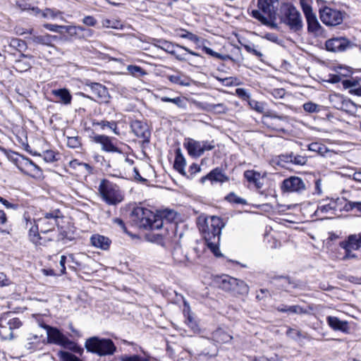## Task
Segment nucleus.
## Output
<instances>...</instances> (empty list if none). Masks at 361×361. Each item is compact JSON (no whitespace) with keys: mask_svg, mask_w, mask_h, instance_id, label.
<instances>
[{"mask_svg":"<svg viewBox=\"0 0 361 361\" xmlns=\"http://www.w3.org/2000/svg\"><path fill=\"white\" fill-rule=\"evenodd\" d=\"M79 39H86L87 38L92 37L94 34V31L92 29L85 28L82 26H80V31Z\"/></svg>","mask_w":361,"mask_h":361,"instance_id":"obj_55","label":"nucleus"},{"mask_svg":"<svg viewBox=\"0 0 361 361\" xmlns=\"http://www.w3.org/2000/svg\"><path fill=\"white\" fill-rule=\"evenodd\" d=\"M200 144H201V147L202 148V154L205 151H209V150L213 149L215 147L214 142L213 140L212 141H202V142H200Z\"/></svg>","mask_w":361,"mask_h":361,"instance_id":"obj_61","label":"nucleus"},{"mask_svg":"<svg viewBox=\"0 0 361 361\" xmlns=\"http://www.w3.org/2000/svg\"><path fill=\"white\" fill-rule=\"evenodd\" d=\"M13 154L18 157L13 159L16 163L18 169L21 172L32 178L40 177L42 171L31 159L23 156H20L16 153H13Z\"/></svg>","mask_w":361,"mask_h":361,"instance_id":"obj_9","label":"nucleus"},{"mask_svg":"<svg viewBox=\"0 0 361 361\" xmlns=\"http://www.w3.org/2000/svg\"><path fill=\"white\" fill-rule=\"evenodd\" d=\"M226 200L235 204H245L246 200L238 197L234 192H231L226 197Z\"/></svg>","mask_w":361,"mask_h":361,"instance_id":"obj_49","label":"nucleus"},{"mask_svg":"<svg viewBox=\"0 0 361 361\" xmlns=\"http://www.w3.org/2000/svg\"><path fill=\"white\" fill-rule=\"evenodd\" d=\"M344 209L347 212L355 209L357 212H361V202L348 201Z\"/></svg>","mask_w":361,"mask_h":361,"instance_id":"obj_47","label":"nucleus"},{"mask_svg":"<svg viewBox=\"0 0 361 361\" xmlns=\"http://www.w3.org/2000/svg\"><path fill=\"white\" fill-rule=\"evenodd\" d=\"M293 157V152L281 154L279 156V160L277 161V164L281 165L282 166H284V164L291 163Z\"/></svg>","mask_w":361,"mask_h":361,"instance_id":"obj_52","label":"nucleus"},{"mask_svg":"<svg viewBox=\"0 0 361 361\" xmlns=\"http://www.w3.org/2000/svg\"><path fill=\"white\" fill-rule=\"evenodd\" d=\"M130 219L135 226L151 231L161 229L164 224V220L161 215L156 214L143 207L135 208L131 212Z\"/></svg>","mask_w":361,"mask_h":361,"instance_id":"obj_2","label":"nucleus"},{"mask_svg":"<svg viewBox=\"0 0 361 361\" xmlns=\"http://www.w3.org/2000/svg\"><path fill=\"white\" fill-rule=\"evenodd\" d=\"M244 176L249 183L255 184L257 188H261L262 183L260 182V174L254 171H246L244 173Z\"/></svg>","mask_w":361,"mask_h":361,"instance_id":"obj_36","label":"nucleus"},{"mask_svg":"<svg viewBox=\"0 0 361 361\" xmlns=\"http://www.w3.org/2000/svg\"><path fill=\"white\" fill-rule=\"evenodd\" d=\"M161 101L163 102H171L176 105L178 107L181 109H185L186 106V104L183 98L180 97H177L175 98H170L168 97H161L160 98Z\"/></svg>","mask_w":361,"mask_h":361,"instance_id":"obj_40","label":"nucleus"},{"mask_svg":"<svg viewBox=\"0 0 361 361\" xmlns=\"http://www.w3.org/2000/svg\"><path fill=\"white\" fill-rule=\"evenodd\" d=\"M90 243L92 246L97 248L106 250L110 246L111 240L106 236L99 234H94L91 236Z\"/></svg>","mask_w":361,"mask_h":361,"instance_id":"obj_20","label":"nucleus"},{"mask_svg":"<svg viewBox=\"0 0 361 361\" xmlns=\"http://www.w3.org/2000/svg\"><path fill=\"white\" fill-rule=\"evenodd\" d=\"M179 36L182 38L188 39L195 44H197L200 39L197 35L188 32L186 30H181Z\"/></svg>","mask_w":361,"mask_h":361,"instance_id":"obj_44","label":"nucleus"},{"mask_svg":"<svg viewBox=\"0 0 361 361\" xmlns=\"http://www.w3.org/2000/svg\"><path fill=\"white\" fill-rule=\"evenodd\" d=\"M40 233L37 227H31L29 230V239L35 246H47L50 242L55 240L53 235L45 237Z\"/></svg>","mask_w":361,"mask_h":361,"instance_id":"obj_17","label":"nucleus"},{"mask_svg":"<svg viewBox=\"0 0 361 361\" xmlns=\"http://www.w3.org/2000/svg\"><path fill=\"white\" fill-rule=\"evenodd\" d=\"M167 78L170 82L174 84H177L181 86H190V82L189 78L185 77V75L177 73L174 75H167Z\"/></svg>","mask_w":361,"mask_h":361,"instance_id":"obj_32","label":"nucleus"},{"mask_svg":"<svg viewBox=\"0 0 361 361\" xmlns=\"http://www.w3.org/2000/svg\"><path fill=\"white\" fill-rule=\"evenodd\" d=\"M52 94L59 97L64 104H69L71 102L72 96L69 91L65 88L54 90H52Z\"/></svg>","mask_w":361,"mask_h":361,"instance_id":"obj_34","label":"nucleus"},{"mask_svg":"<svg viewBox=\"0 0 361 361\" xmlns=\"http://www.w3.org/2000/svg\"><path fill=\"white\" fill-rule=\"evenodd\" d=\"M85 345L88 352L99 356L111 355L116 350L114 342L109 338L92 337L86 341Z\"/></svg>","mask_w":361,"mask_h":361,"instance_id":"obj_3","label":"nucleus"},{"mask_svg":"<svg viewBox=\"0 0 361 361\" xmlns=\"http://www.w3.org/2000/svg\"><path fill=\"white\" fill-rule=\"evenodd\" d=\"M276 310L280 312H285L288 314H305L308 313L306 309L300 305H281L276 307Z\"/></svg>","mask_w":361,"mask_h":361,"instance_id":"obj_25","label":"nucleus"},{"mask_svg":"<svg viewBox=\"0 0 361 361\" xmlns=\"http://www.w3.org/2000/svg\"><path fill=\"white\" fill-rule=\"evenodd\" d=\"M43 344H44V342L42 341V336L30 334L26 338L25 347L30 350L34 351L41 349Z\"/></svg>","mask_w":361,"mask_h":361,"instance_id":"obj_22","label":"nucleus"},{"mask_svg":"<svg viewBox=\"0 0 361 361\" xmlns=\"http://www.w3.org/2000/svg\"><path fill=\"white\" fill-rule=\"evenodd\" d=\"M322 22L327 26H336L342 23L344 13L341 11L325 6L319 9Z\"/></svg>","mask_w":361,"mask_h":361,"instance_id":"obj_10","label":"nucleus"},{"mask_svg":"<svg viewBox=\"0 0 361 361\" xmlns=\"http://www.w3.org/2000/svg\"><path fill=\"white\" fill-rule=\"evenodd\" d=\"M86 87L92 96H85V97L99 103H108L109 102L110 95L104 85L98 82H90L86 84Z\"/></svg>","mask_w":361,"mask_h":361,"instance_id":"obj_13","label":"nucleus"},{"mask_svg":"<svg viewBox=\"0 0 361 361\" xmlns=\"http://www.w3.org/2000/svg\"><path fill=\"white\" fill-rule=\"evenodd\" d=\"M335 211L336 210V204H322L319 205L317 207V209L316 211V214L318 212H321L322 214H327L330 211Z\"/></svg>","mask_w":361,"mask_h":361,"instance_id":"obj_48","label":"nucleus"},{"mask_svg":"<svg viewBox=\"0 0 361 361\" xmlns=\"http://www.w3.org/2000/svg\"><path fill=\"white\" fill-rule=\"evenodd\" d=\"M272 285L279 289L287 290L291 285V281L287 276H272Z\"/></svg>","mask_w":361,"mask_h":361,"instance_id":"obj_28","label":"nucleus"},{"mask_svg":"<svg viewBox=\"0 0 361 361\" xmlns=\"http://www.w3.org/2000/svg\"><path fill=\"white\" fill-rule=\"evenodd\" d=\"M186 165L185 159L181 153L180 148L176 150V157L174 160L173 167L180 174L185 176V166Z\"/></svg>","mask_w":361,"mask_h":361,"instance_id":"obj_27","label":"nucleus"},{"mask_svg":"<svg viewBox=\"0 0 361 361\" xmlns=\"http://www.w3.org/2000/svg\"><path fill=\"white\" fill-rule=\"evenodd\" d=\"M63 218L59 209H54L43 214L42 217L34 220V225L42 234L52 233L56 226L59 225V219Z\"/></svg>","mask_w":361,"mask_h":361,"instance_id":"obj_4","label":"nucleus"},{"mask_svg":"<svg viewBox=\"0 0 361 361\" xmlns=\"http://www.w3.org/2000/svg\"><path fill=\"white\" fill-rule=\"evenodd\" d=\"M172 257L174 262L178 264L187 266L190 263L187 253L184 252L182 247L180 245H176L174 247L172 251Z\"/></svg>","mask_w":361,"mask_h":361,"instance_id":"obj_21","label":"nucleus"},{"mask_svg":"<svg viewBox=\"0 0 361 361\" xmlns=\"http://www.w3.org/2000/svg\"><path fill=\"white\" fill-rule=\"evenodd\" d=\"M157 42H158V44H156L157 47L163 49L166 52L174 56L175 58L180 61H186L185 54H178L175 49L176 47L180 48L191 55L196 56H200L199 54L189 49L186 47L181 46L179 44H173L171 42H168L166 40L159 39V40H157Z\"/></svg>","mask_w":361,"mask_h":361,"instance_id":"obj_12","label":"nucleus"},{"mask_svg":"<svg viewBox=\"0 0 361 361\" xmlns=\"http://www.w3.org/2000/svg\"><path fill=\"white\" fill-rule=\"evenodd\" d=\"M300 4L307 21V31L314 35L320 34L322 27L318 21L316 13L313 12L312 6L307 0H300Z\"/></svg>","mask_w":361,"mask_h":361,"instance_id":"obj_7","label":"nucleus"},{"mask_svg":"<svg viewBox=\"0 0 361 361\" xmlns=\"http://www.w3.org/2000/svg\"><path fill=\"white\" fill-rule=\"evenodd\" d=\"M214 339L219 343H226L231 341L232 336L222 329H218L213 333Z\"/></svg>","mask_w":361,"mask_h":361,"instance_id":"obj_35","label":"nucleus"},{"mask_svg":"<svg viewBox=\"0 0 361 361\" xmlns=\"http://www.w3.org/2000/svg\"><path fill=\"white\" fill-rule=\"evenodd\" d=\"M56 39V36L50 35L49 34H46L44 35H33L31 37V40L35 44H42L46 46H51L53 41Z\"/></svg>","mask_w":361,"mask_h":361,"instance_id":"obj_30","label":"nucleus"},{"mask_svg":"<svg viewBox=\"0 0 361 361\" xmlns=\"http://www.w3.org/2000/svg\"><path fill=\"white\" fill-rule=\"evenodd\" d=\"M340 244L345 247H348L354 250H358L361 247V233L349 235L346 240L340 242Z\"/></svg>","mask_w":361,"mask_h":361,"instance_id":"obj_23","label":"nucleus"},{"mask_svg":"<svg viewBox=\"0 0 361 361\" xmlns=\"http://www.w3.org/2000/svg\"><path fill=\"white\" fill-rule=\"evenodd\" d=\"M94 125L100 126L102 130H105L106 128H108L109 130L112 131L115 135H120V132L118 130L117 127V122L114 121H109L103 120L99 122L95 123Z\"/></svg>","mask_w":361,"mask_h":361,"instance_id":"obj_37","label":"nucleus"},{"mask_svg":"<svg viewBox=\"0 0 361 361\" xmlns=\"http://www.w3.org/2000/svg\"><path fill=\"white\" fill-rule=\"evenodd\" d=\"M9 47L13 48L15 50L21 51L26 47L25 41L18 38H11L7 39Z\"/></svg>","mask_w":361,"mask_h":361,"instance_id":"obj_38","label":"nucleus"},{"mask_svg":"<svg viewBox=\"0 0 361 361\" xmlns=\"http://www.w3.org/2000/svg\"><path fill=\"white\" fill-rule=\"evenodd\" d=\"M43 327L47 330L48 343L59 345L78 353H80L82 351L75 342L69 340L58 329L47 324H44Z\"/></svg>","mask_w":361,"mask_h":361,"instance_id":"obj_5","label":"nucleus"},{"mask_svg":"<svg viewBox=\"0 0 361 361\" xmlns=\"http://www.w3.org/2000/svg\"><path fill=\"white\" fill-rule=\"evenodd\" d=\"M121 361H142L141 357L139 355L128 356L123 355L120 357Z\"/></svg>","mask_w":361,"mask_h":361,"instance_id":"obj_64","label":"nucleus"},{"mask_svg":"<svg viewBox=\"0 0 361 361\" xmlns=\"http://www.w3.org/2000/svg\"><path fill=\"white\" fill-rule=\"evenodd\" d=\"M67 145L71 148H78L80 146V141L78 136L68 137Z\"/></svg>","mask_w":361,"mask_h":361,"instance_id":"obj_56","label":"nucleus"},{"mask_svg":"<svg viewBox=\"0 0 361 361\" xmlns=\"http://www.w3.org/2000/svg\"><path fill=\"white\" fill-rule=\"evenodd\" d=\"M252 16L263 25H271V0H257V9L252 11Z\"/></svg>","mask_w":361,"mask_h":361,"instance_id":"obj_11","label":"nucleus"},{"mask_svg":"<svg viewBox=\"0 0 361 361\" xmlns=\"http://www.w3.org/2000/svg\"><path fill=\"white\" fill-rule=\"evenodd\" d=\"M43 157L44 161L47 162H52L56 159L54 152L51 150L44 152Z\"/></svg>","mask_w":361,"mask_h":361,"instance_id":"obj_63","label":"nucleus"},{"mask_svg":"<svg viewBox=\"0 0 361 361\" xmlns=\"http://www.w3.org/2000/svg\"><path fill=\"white\" fill-rule=\"evenodd\" d=\"M63 32H66L71 37H75L79 39L80 26H74V25H64Z\"/></svg>","mask_w":361,"mask_h":361,"instance_id":"obj_43","label":"nucleus"},{"mask_svg":"<svg viewBox=\"0 0 361 361\" xmlns=\"http://www.w3.org/2000/svg\"><path fill=\"white\" fill-rule=\"evenodd\" d=\"M281 190L283 192L302 193L306 190V185L301 178L290 176L282 181Z\"/></svg>","mask_w":361,"mask_h":361,"instance_id":"obj_15","label":"nucleus"},{"mask_svg":"<svg viewBox=\"0 0 361 361\" xmlns=\"http://www.w3.org/2000/svg\"><path fill=\"white\" fill-rule=\"evenodd\" d=\"M186 148L189 154L192 157H198L203 154L202 148L200 141H189L186 145Z\"/></svg>","mask_w":361,"mask_h":361,"instance_id":"obj_31","label":"nucleus"},{"mask_svg":"<svg viewBox=\"0 0 361 361\" xmlns=\"http://www.w3.org/2000/svg\"><path fill=\"white\" fill-rule=\"evenodd\" d=\"M130 128L133 133L143 142L148 143L150 138V131L147 124L141 121L135 120L131 122Z\"/></svg>","mask_w":361,"mask_h":361,"instance_id":"obj_16","label":"nucleus"},{"mask_svg":"<svg viewBox=\"0 0 361 361\" xmlns=\"http://www.w3.org/2000/svg\"><path fill=\"white\" fill-rule=\"evenodd\" d=\"M199 230L206 241L207 247L216 257H221L219 245L221 230L224 227L223 220L218 216H212L204 218H199Z\"/></svg>","mask_w":361,"mask_h":361,"instance_id":"obj_1","label":"nucleus"},{"mask_svg":"<svg viewBox=\"0 0 361 361\" xmlns=\"http://www.w3.org/2000/svg\"><path fill=\"white\" fill-rule=\"evenodd\" d=\"M307 161V159L306 157L293 154V157L292 159L291 164L295 165L302 166L306 164Z\"/></svg>","mask_w":361,"mask_h":361,"instance_id":"obj_57","label":"nucleus"},{"mask_svg":"<svg viewBox=\"0 0 361 361\" xmlns=\"http://www.w3.org/2000/svg\"><path fill=\"white\" fill-rule=\"evenodd\" d=\"M355 46V44L343 37H333L325 42L326 50L331 52H343Z\"/></svg>","mask_w":361,"mask_h":361,"instance_id":"obj_14","label":"nucleus"},{"mask_svg":"<svg viewBox=\"0 0 361 361\" xmlns=\"http://www.w3.org/2000/svg\"><path fill=\"white\" fill-rule=\"evenodd\" d=\"M103 27H112L115 29L118 28L119 22L111 20L109 19H104L102 22Z\"/></svg>","mask_w":361,"mask_h":361,"instance_id":"obj_60","label":"nucleus"},{"mask_svg":"<svg viewBox=\"0 0 361 361\" xmlns=\"http://www.w3.org/2000/svg\"><path fill=\"white\" fill-rule=\"evenodd\" d=\"M58 357L61 361H82L76 355L63 350L59 351Z\"/></svg>","mask_w":361,"mask_h":361,"instance_id":"obj_42","label":"nucleus"},{"mask_svg":"<svg viewBox=\"0 0 361 361\" xmlns=\"http://www.w3.org/2000/svg\"><path fill=\"white\" fill-rule=\"evenodd\" d=\"M128 72L133 76L138 77L146 74L145 71L140 66L129 65L127 67Z\"/></svg>","mask_w":361,"mask_h":361,"instance_id":"obj_46","label":"nucleus"},{"mask_svg":"<svg viewBox=\"0 0 361 361\" xmlns=\"http://www.w3.org/2000/svg\"><path fill=\"white\" fill-rule=\"evenodd\" d=\"M202 50L207 54L214 57V58H216V59H221V60H227V59H231V56H228V55H221V54H219L214 51H213L212 49H210L209 47H205L204 46L202 47Z\"/></svg>","mask_w":361,"mask_h":361,"instance_id":"obj_45","label":"nucleus"},{"mask_svg":"<svg viewBox=\"0 0 361 361\" xmlns=\"http://www.w3.org/2000/svg\"><path fill=\"white\" fill-rule=\"evenodd\" d=\"M281 20L283 23L287 25L289 28L294 31L298 32L302 29L303 22L300 13L297 8L293 6L289 5L284 11Z\"/></svg>","mask_w":361,"mask_h":361,"instance_id":"obj_8","label":"nucleus"},{"mask_svg":"<svg viewBox=\"0 0 361 361\" xmlns=\"http://www.w3.org/2000/svg\"><path fill=\"white\" fill-rule=\"evenodd\" d=\"M303 109L308 113H317L320 110L319 106L313 102H307L303 104Z\"/></svg>","mask_w":361,"mask_h":361,"instance_id":"obj_51","label":"nucleus"},{"mask_svg":"<svg viewBox=\"0 0 361 361\" xmlns=\"http://www.w3.org/2000/svg\"><path fill=\"white\" fill-rule=\"evenodd\" d=\"M308 149L310 151L317 152L319 154L324 156L325 153L328 152L327 147L319 142H312L308 145Z\"/></svg>","mask_w":361,"mask_h":361,"instance_id":"obj_39","label":"nucleus"},{"mask_svg":"<svg viewBox=\"0 0 361 361\" xmlns=\"http://www.w3.org/2000/svg\"><path fill=\"white\" fill-rule=\"evenodd\" d=\"M169 228H166L164 233H150L146 235L148 241L164 246L169 240L166 234H169Z\"/></svg>","mask_w":361,"mask_h":361,"instance_id":"obj_26","label":"nucleus"},{"mask_svg":"<svg viewBox=\"0 0 361 361\" xmlns=\"http://www.w3.org/2000/svg\"><path fill=\"white\" fill-rule=\"evenodd\" d=\"M209 109L212 111H214L217 113H226L227 111V108L224 104H209Z\"/></svg>","mask_w":361,"mask_h":361,"instance_id":"obj_59","label":"nucleus"},{"mask_svg":"<svg viewBox=\"0 0 361 361\" xmlns=\"http://www.w3.org/2000/svg\"><path fill=\"white\" fill-rule=\"evenodd\" d=\"M98 190L102 199L109 204H116L123 200L119 187L108 180H101Z\"/></svg>","mask_w":361,"mask_h":361,"instance_id":"obj_6","label":"nucleus"},{"mask_svg":"<svg viewBox=\"0 0 361 361\" xmlns=\"http://www.w3.org/2000/svg\"><path fill=\"white\" fill-rule=\"evenodd\" d=\"M60 13H61L58 11H55L51 8H46L45 10L42 11V16L45 18H55Z\"/></svg>","mask_w":361,"mask_h":361,"instance_id":"obj_58","label":"nucleus"},{"mask_svg":"<svg viewBox=\"0 0 361 361\" xmlns=\"http://www.w3.org/2000/svg\"><path fill=\"white\" fill-rule=\"evenodd\" d=\"M82 22L85 25H86L87 26H91V27H93L97 24V20L92 16H87L84 17L83 19L82 20Z\"/></svg>","mask_w":361,"mask_h":361,"instance_id":"obj_62","label":"nucleus"},{"mask_svg":"<svg viewBox=\"0 0 361 361\" xmlns=\"http://www.w3.org/2000/svg\"><path fill=\"white\" fill-rule=\"evenodd\" d=\"M206 180H209L212 183L218 182L224 183L228 180V178L224 174L222 170L219 168H215L211 171L207 176L201 178L200 181L204 183Z\"/></svg>","mask_w":361,"mask_h":361,"instance_id":"obj_19","label":"nucleus"},{"mask_svg":"<svg viewBox=\"0 0 361 361\" xmlns=\"http://www.w3.org/2000/svg\"><path fill=\"white\" fill-rule=\"evenodd\" d=\"M238 285L237 279L225 275L221 277L220 287L226 291H233Z\"/></svg>","mask_w":361,"mask_h":361,"instance_id":"obj_29","label":"nucleus"},{"mask_svg":"<svg viewBox=\"0 0 361 361\" xmlns=\"http://www.w3.org/2000/svg\"><path fill=\"white\" fill-rule=\"evenodd\" d=\"M43 27L49 31L62 34L63 33L64 25H58L55 24L45 23Z\"/></svg>","mask_w":361,"mask_h":361,"instance_id":"obj_53","label":"nucleus"},{"mask_svg":"<svg viewBox=\"0 0 361 361\" xmlns=\"http://www.w3.org/2000/svg\"><path fill=\"white\" fill-rule=\"evenodd\" d=\"M94 142L102 145V149L107 152H121L112 142V140L109 136L104 135H96L92 137Z\"/></svg>","mask_w":361,"mask_h":361,"instance_id":"obj_18","label":"nucleus"},{"mask_svg":"<svg viewBox=\"0 0 361 361\" xmlns=\"http://www.w3.org/2000/svg\"><path fill=\"white\" fill-rule=\"evenodd\" d=\"M339 245L341 248H343L345 250V255L343 257V260H347L349 259H356L357 258V256L356 254L353 252V249L349 248L348 247H344V245L339 243Z\"/></svg>","mask_w":361,"mask_h":361,"instance_id":"obj_54","label":"nucleus"},{"mask_svg":"<svg viewBox=\"0 0 361 361\" xmlns=\"http://www.w3.org/2000/svg\"><path fill=\"white\" fill-rule=\"evenodd\" d=\"M237 283L238 285L236 286L234 292H236L240 294L248 293L249 288L243 281L237 279Z\"/></svg>","mask_w":361,"mask_h":361,"instance_id":"obj_50","label":"nucleus"},{"mask_svg":"<svg viewBox=\"0 0 361 361\" xmlns=\"http://www.w3.org/2000/svg\"><path fill=\"white\" fill-rule=\"evenodd\" d=\"M2 319H6V322H8V327L11 331L13 333L14 329H19L22 326V322L20 321L18 318L12 317L10 313L4 314L1 316Z\"/></svg>","mask_w":361,"mask_h":361,"instance_id":"obj_33","label":"nucleus"},{"mask_svg":"<svg viewBox=\"0 0 361 361\" xmlns=\"http://www.w3.org/2000/svg\"><path fill=\"white\" fill-rule=\"evenodd\" d=\"M74 240V237L71 235L67 233L65 231H61L57 234L55 240L58 243H61L63 245H65L68 243V242H71Z\"/></svg>","mask_w":361,"mask_h":361,"instance_id":"obj_41","label":"nucleus"},{"mask_svg":"<svg viewBox=\"0 0 361 361\" xmlns=\"http://www.w3.org/2000/svg\"><path fill=\"white\" fill-rule=\"evenodd\" d=\"M326 322L329 326L334 330L346 332L348 329V322L341 321L336 317L329 316L326 318Z\"/></svg>","mask_w":361,"mask_h":361,"instance_id":"obj_24","label":"nucleus"}]
</instances>
